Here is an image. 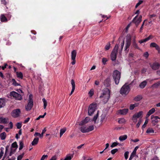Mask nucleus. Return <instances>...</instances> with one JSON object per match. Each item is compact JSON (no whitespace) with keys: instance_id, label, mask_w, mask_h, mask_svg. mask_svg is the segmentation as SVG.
Listing matches in <instances>:
<instances>
[{"instance_id":"58836bf2","label":"nucleus","mask_w":160,"mask_h":160,"mask_svg":"<svg viewBox=\"0 0 160 160\" xmlns=\"http://www.w3.org/2000/svg\"><path fill=\"white\" fill-rule=\"evenodd\" d=\"M42 100L43 102L44 109H45L47 104V102L44 98H43Z\"/></svg>"},{"instance_id":"0eeeda50","label":"nucleus","mask_w":160,"mask_h":160,"mask_svg":"<svg viewBox=\"0 0 160 160\" xmlns=\"http://www.w3.org/2000/svg\"><path fill=\"white\" fill-rule=\"evenodd\" d=\"M118 45L116 44L111 54V58L112 61H114L116 59L118 53Z\"/></svg>"},{"instance_id":"0e129e2a","label":"nucleus","mask_w":160,"mask_h":160,"mask_svg":"<svg viewBox=\"0 0 160 160\" xmlns=\"http://www.w3.org/2000/svg\"><path fill=\"white\" fill-rule=\"evenodd\" d=\"M148 55L149 54L148 52H145L144 54V56L147 58L148 57Z\"/></svg>"},{"instance_id":"f257e3e1","label":"nucleus","mask_w":160,"mask_h":160,"mask_svg":"<svg viewBox=\"0 0 160 160\" xmlns=\"http://www.w3.org/2000/svg\"><path fill=\"white\" fill-rule=\"evenodd\" d=\"M110 96V91L107 88H105L103 91L102 93L100 96L104 104L106 103L108 101Z\"/></svg>"},{"instance_id":"cd10ccee","label":"nucleus","mask_w":160,"mask_h":160,"mask_svg":"<svg viewBox=\"0 0 160 160\" xmlns=\"http://www.w3.org/2000/svg\"><path fill=\"white\" fill-rule=\"evenodd\" d=\"M142 99V97L141 95H138L135 97L134 100L137 101H138L141 100Z\"/></svg>"},{"instance_id":"c03bdc74","label":"nucleus","mask_w":160,"mask_h":160,"mask_svg":"<svg viewBox=\"0 0 160 160\" xmlns=\"http://www.w3.org/2000/svg\"><path fill=\"white\" fill-rule=\"evenodd\" d=\"M88 94H89V96L92 97L94 94V90L93 89H92L89 92Z\"/></svg>"},{"instance_id":"69168bd1","label":"nucleus","mask_w":160,"mask_h":160,"mask_svg":"<svg viewBox=\"0 0 160 160\" xmlns=\"http://www.w3.org/2000/svg\"><path fill=\"white\" fill-rule=\"evenodd\" d=\"M57 157L55 155L52 157L50 160H56Z\"/></svg>"},{"instance_id":"39448f33","label":"nucleus","mask_w":160,"mask_h":160,"mask_svg":"<svg viewBox=\"0 0 160 160\" xmlns=\"http://www.w3.org/2000/svg\"><path fill=\"white\" fill-rule=\"evenodd\" d=\"M33 96L32 94H30L29 96L28 97V102L27 106H25V109L27 111L30 110L32 108L33 105Z\"/></svg>"},{"instance_id":"bb28decb","label":"nucleus","mask_w":160,"mask_h":160,"mask_svg":"<svg viewBox=\"0 0 160 160\" xmlns=\"http://www.w3.org/2000/svg\"><path fill=\"white\" fill-rule=\"evenodd\" d=\"M0 19L1 21L2 22H5L7 21V19L3 14L1 16Z\"/></svg>"},{"instance_id":"a878e982","label":"nucleus","mask_w":160,"mask_h":160,"mask_svg":"<svg viewBox=\"0 0 160 160\" xmlns=\"http://www.w3.org/2000/svg\"><path fill=\"white\" fill-rule=\"evenodd\" d=\"M5 105V102L4 99L0 98V108L3 107Z\"/></svg>"},{"instance_id":"37998d69","label":"nucleus","mask_w":160,"mask_h":160,"mask_svg":"<svg viewBox=\"0 0 160 160\" xmlns=\"http://www.w3.org/2000/svg\"><path fill=\"white\" fill-rule=\"evenodd\" d=\"M106 117V114L105 113L102 114L101 116V121L102 122Z\"/></svg>"},{"instance_id":"680f3d73","label":"nucleus","mask_w":160,"mask_h":160,"mask_svg":"<svg viewBox=\"0 0 160 160\" xmlns=\"http://www.w3.org/2000/svg\"><path fill=\"white\" fill-rule=\"evenodd\" d=\"M141 122H142V120L141 119H140L139 120V121L138 122V123L137 124V127L138 128L140 125L141 123Z\"/></svg>"},{"instance_id":"ea45409f","label":"nucleus","mask_w":160,"mask_h":160,"mask_svg":"<svg viewBox=\"0 0 160 160\" xmlns=\"http://www.w3.org/2000/svg\"><path fill=\"white\" fill-rule=\"evenodd\" d=\"M12 84L15 86L20 85V84L17 82L15 79H12Z\"/></svg>"},{"instance_id":"aec40b11","label":"nucleus","mask_w":160,"mask_h":160,"mask_svg":"<svg viewBox=\"0 0 160 160\" xmlns=\"http://www.w3.org/2000/svg\"><path fill=\"white\" fill-rule=\"evenodd\" d=\"M142 113L143 112L142 111H140L138 113H136L133 115L134 118H138L141 117H142Z\"/></svg>"},{"instance_id":"9d476101","label":"nucleus","mask_w":160,"mask_h":160,"mask_svg":"<svg viewBox=\"0 0 160 160\" xmlns=\"http://www.w3.org/2000/svg\"><path fill=\"white\" fill-rule=\"evenodd\" d=\"M21 112L19 109L14 110L11 113L12 116L14 118H17L19 116Z\"/></svg>"},{"instance_id":"a211bd4d","label":"nucleus","mask_w":160,"mask_h":160,"mask_svg":"<svg viewBox=\"0 0 160 160\" xmlns=\"http://www.w3.org/2000/svg\"><path fill=\"white\" fill-rule=\"evenodd\" d=\"M71 83L72 87V88L71 91V92L70 94V95H71L73 92H74L75 88V82L73 79H72L71 81Z\"/></svg>"},{"instance_id":"e433bc0d","label":"nucleus","mask_w":160,"mask_h":160,"mask_svg":"<svg viewBox=\"0 0 160 160\" xmlns=\"http://www.w3.org/2000/svg\"><path fill=\"white\" fill-rule=\"evenodd\" d=\"M11 148H16V149L18 148V145L17 144V143L16 142H14L12 144Z\"/></svg>"},{"instance_id":"f704fd0d","label":"nucleus","mask_w":160,"mask_h":160,"mask_svg":"<svg viewBox=\"0 0 160 160\" xmlns=\"http://www.w3.org/2000/svg\"><path fill=\"white\" fill-rule=\"evenodd\" d=\"M132 45L134 48L138 49H140L138 47L137 44L136 43L135 39L133 40V42Z\"/></svg>"},{"instance_id":"774afa93","label":"nucleus","mask_w":160,"mask_h":160,"mask_svg":"<svg viewBox=\"0 0 160 160\" xmlns=\"http://www.w3.org/2000/svg\"><path fill=\"white\" fill-rule=\"evenodd\" d=\"M151 160H159V159L157 157H153Z\"/></svg>"},{"instance_id":"6e6d98bb","label":"nucleus","mask_w":160,"mask_h":160,"mask_svg":"<svg viewBox=\"0 0 160 160\" xmlns=\"http://www.w3.org/2000/svg\"><path fill=\"white\" fill-rule=\"evenodd\" d=\"M118 144H119V143H117V142H114L111 145V148H113L115 146H116Z\"/></svg>"},{"instance_id":"5fc2aeb1","label":"nucleus","mask_w":160,"mask_h":160,"mask_svg":"<svg viewBox=\"0 0 160 160\" xmlns=\"http://www.w3.org/2000/svg\"><path fill=\"white\" fill-rule=\"evenodd\" d=\"M24 155V153H23L22 154L18 156L17 158V160H21L23 158Z\"/></svg>"},{"instance_id":"4d7b16f0","label":"nucleus","mask_w":160,"mask_h":160,"mask_svg":"<svg viewBox=\"0 0 160 160\" xmlns=\"http://www.w3.org/2000/svg\"><path fill=\"white\" fill-rule=\"evenodd\" d=\"M143 2V1L142 0H139V2L136 4L135 6V8H137L139 5Z\"/></svg>"},{"instance_id":"864d4df0","label":"nucleus","mask_w":160,"mask_h":160,"mask_svg":"<svg viewBox=\"0 0 160 160\" xmlns=\"http://www.w3.org/2000/svg\"><path fill=\"white\" fill-rule=\"evenodd\" d=\"M118 151V149H115L113 150H112L111 151V153L112 154H114L115 153L117 152Z\"/></svg>"},{"instance_id":"1a4fd4ad","label":"nucleus","mask_w":160,"mask_h":160,"mask_svg":"<svg viewBox=\"0 0 160 160\" xmlns=\"http://www.w3.org/2000/svg\"><path fill=\"white\" fill-rule=\"evenodd\" d=\"M138 15H137L132 20V22L134 23L136 27H137L139 23L142 21V16L140 15L138 19H137Z\"/></svg>"},{"instance_id":"de8ad7c7","label":"nucleus","mask_w":160,"mask_h":160,"mask_svg":"<svg viewBox=\"0 0 160 160\" xmlns=\"http://www.w3.org/2000/svg\"><path fill=\"white\" fill-rule=\"evenodd\" d=\"M98 113L96 115H95L94 116V117L93 118V121H94L95 123H96V120L97 119V118L98 117Z\"/></svg>"},{"instance_id":"f8f14e48","label":"nucleus","mask_w":160,"mask_h":160,"mask_svg":"<svg viewBox=\"0 0 160 160\" xmlns=\"http://www.w3.org/2000/svg\"><path fill=\"white\" fill-rule=\"evenodd\" d=\"M160 119V118L158 116H154L153 115H152L151 116V119H152V122L153 125L155 126L157 123L158 121V119Z\"/></svg>"},{"instance_id":"79ce46f5","label":"nucleus","mask_w":160,"mask_h":160,"mask_svg":"<svg viewBox=\"0 0 160 160\" xmlns=\"http://www.w3.org/2000/svg\"><path fill=\"white\" fill-rule=\"evenodd\" d=\"M23 142L22 141H21L20 142L19 145L20 147L19 148V150H21L23 147Z\"/></svg>"},{"instance_id":"2f4dec72","label":"nucleus","mask_w":160,"mask_h":160,"mask_svg":"<svg viewBox=\"0 0 160 160\" xmlns=\"http://www.w3.org/2000/svg\"><path fill=\"white\" fill-rule=\"evenodd\" d=\"M66 128H64L62 129H61L60 130V137H61L63 134L66 132Z\"/></svg>"},{"instance_id":"4468645a","label":"nucleus","mask_w":160,"mask_h":160,"mask_svg":"<svg viewBox=\"0 0 160 160\" xmlns=\"http://www.w3.org/2000/svg\"><path fill=\"white\" fill-rule=\"evenodd\" d=\"M149 64L152 69L153 70H156L158 69L160 66V64L157 62H155L152 64L149 63Z\"/></svg>"},{"instance_id":"c9c22d12","label":"nucleus","mask_w":160,"mask_h":160,"mask_svg":"<svg viewBox=\"0 0 160 160\" xmlns=\"http://www.w3.org/2000/svg\"><path fill=\"white\" fill-rule=\"evenodd\" d=\"M17 76L18 78H20L21 79H22L23 78V75L22 73L21 72H17Z\"/></svg>"},{"instance_id":"dca6fc26","label":"nucleus","mask_w":160,"mask_h":160,"mask_svg":"<svg viewBox=\"0 0 160 160\" xmlns=\"http://www.w3.org/2000/svg\"><path fill=\"white\" fill-rule=\"evenodd\" d=\"M139 148L138 146H136L134 148V150L131 153L130 156L129 158V160H132V158L135 156L136 154V151Z\"/></svg>"},{"instance_id":"9b49d317","label":"nucleus","mask_w":160,"mask_h":160,"mask_svg":"<svg viewBox=\"0 0 160 160\" xmlns=\"http://www.w3.org/2000/svg\"><path fill=\"white\" fill-rule=\"evenodd\" d=\"M77 52L75 50H73L71 52V59L72 60V65H74L75 63V58L76 56Z\"/></svg>"},{"instance_id":"a19ab883","label":"nucleus","mask_w":160,"mask_h":160,"mask_svg":"<svg viewBox=\"0 0 160 160\" xmlns=\"http://www.w3.org/2000/svg\"><path fill=\"white\" fill-rule=\"evenodd\" d=\"M111 47V44L110 42H108L105 47V49L106 50H107L109 49Z\"/></svg>"},{"instance_id":"052dcab7","label":"nucleus","mask_w":160,"mask_h":160,"mask_svg":"<svg viewBox=\"0 0 160 160\" xmlns=\"http://www.w3.org/2000/svg\"><path fill=\"white\" fill-rule=\"evenodd\" d=\"M48 157V156L47 155H43L42 156L41 158V160H44L45 158H47Z\"/></svg>"},{"instance_id":"f03ea898","label":"nucleus","mask_w":160,"mask_h":160,"mask_svg":"<svg viewBox=\"0 0 160 160\" xmlns=\"http://www.w3.org/2000/svg\"><path fill=\"white\" fill-rule=\"evenodd\" d=\"M132 83L128 85L126 83L121 88L120 92L122 95H127L129 92L130 88V86L131 84Z\"/></svg>"},{"instance_id":"a18cd8bd","label":"nucleus","mask_w":160,"mask_h":160,"mask_svg":"<svg viewBox=\"0 0 160 160\" xmlns=\"http://www.w3.org/2000/svg\"><path fill=\"white\" fill-rule=\"evenodd\" d=\"M108 60L107 58H103L102 60V62L104 65L106 64V62L108 61Z\"/></svg>"},{"instance_id":"393cba45","label":"nucleus","mask_w":160,"mask_h":160,"mask_svg":"<svg viewBox=\"0 0 160 160\" xmlns=\"http://www.w3.org/2000/svg\"><path fill=\"white\" fill-rule=\"evenodd\" d=\"M155 111V109L154 108H152L151 110H149V111L148 112L147 114V117H149L150 116L151 114L153 113Z\"/></svg>"},{"instance_id":"3c124183","label":"nucleus","mask_w":160,"mask_h":160,"mask_svg":"<svg viewBox=\"0 0 160 160\" xmlns=\"http://www.w3.org/2000/svg\"><path fill=\"white\" fill-rule=\"evenodd\" d=\"M159 86V84L158 82L156 83H154L152 85V87H153L154 88H157Z\"/></svg>"},{"instance_id":"7ed1b4c3","label":"nucleus","mask_w":160,"mask_h":160,"mask_svg":"<svg viewBox=\"0 0 160 160\" xmlns=\"http://www.w3.org/2000/svg\"><path fill=\"white\" fill-rule=\"evenodd\" d=\"M112 76L115 83L118 85L121 78L120 72L117 70H115L113 72Z\"/></svg>"},{"instance_id":"5701e85b","label":"nucleus","mask_w":160,"mask_h":160,"mask_svg":"<svg viewBox=\"0 0 160 160\" xmlns=\"http://www.w3.org/2000/svg\"><path fill=\"white\" fill-rule=\"evenodd\" d=\"M8 119L6 118H0V123H3L5 124L7 123L8 122Z\"/></svg>"},{"instance_id":"8fccbe9b","label":"nucleus","mask_w":160,"mask_h":160,"mask_svg":"<svg viewBox=\"0 0 160 160\" xmlns=\"http://www.w3.org/2000/svg\"><path fill=\"white\" fill-rule=\"evenodd\" d=\"M73 155H72L71 156H66L64 160H71L72 158L73 157Z\"/></svg>"},{"instance_id":"7c9ffc66","label":"nucleus","mask_w":160,"mask_h":160,"mask_svg":"<svg viewBox=\"0 0 160 160\" xmlns=\"http://www.w3.org/2000/svg\"><path fill=\"white\" fill-rule=\"evenodd\" d=\"M0 137L1 139L2 140H3L5 139L6 138V134L5 132H3L0 134Z\"/></svg>"},{"instance_id":"338daca9","label":"nucleus","mask_w":160,"mask_h":160,"mask_svg":"<svg viewBox=\"0 0 160 160\" xmlns=\"http://www.w3.org/2000/svg\"><path fill=\"white\" fill-rule=\"evenodd\" d=\"M132 120L134 122H137V118H134V116H133Z\"/></svg>"},{"instance_id":"e2e57ef3","label":"nucleus","mask_w":160,"mask_h":160,"mask_svg":"<svg viewBox=\"0 0 160 160\" xmlns=\"http://www.w3.org/2000/svg\"><path fill=\"white\" fill-rule=\"evenodd\" d=\"M30 119V118H27L24 121V123H27V122H28L29 121V120Z\"/></svg>"},{"instance_id":"13d9d810","label":"nucleus","mask_w":160,"mask_h":160,"mask_svg":"<svg viewBox=\"0 0 160 160\" xmlns=\"http://www.w3.org/2000/svg\"><path fill=\"white\" fill-rule=\"evenodd\" d=\"M129 154V152L128 151H127L125 152L124 153V157L125 159H128V155Z\"/></svg>"},{"instance_id":"bf43d9fd","label":"nucleus","mask_w":160,"mask_h":160,"mask_svg":"<svg viewBox=\"0 0 160 160\" xmlns=\"http://www.w3.org/2000/svg\"><path fill=\"white\" fill-rule=\"evenodd\" d=\"M16 151V149L14 150H13L12 149H11L10 152L9 154V156H11Z\"/></svg>"},{"instance_id":"603ef678","label":"nucleus","mask_w":160,"mask_h":160,"mask_svg":"<svg viewBox=\"0 0 160 160\" xmlns=\"http://www.w3.org/2000/svg\"><path fill=\"white\" fill-rule=\"evenodd\" d=\"M125 121V120L124 119V118H121L120 119H119L118 122L119 123H124Z\"/></svg>"},{"instance_id":"4be33fe9","label":"nucleus","mask_w":160,"mask_h":160,"mask_svg":"<svg viewBox=\"0 0 160 160\" xmlns=\"http://www.w3.org/2000/svg\"><path fill=\"white\" fill-rule=\"evenodd\" d=\"M80 131L82 133L87 132V127L83 125L79 128Z\"/></svg>"},{"instance_id":"4c0bfd02","label":"nucleus","mask_w":160,"mask_h":160,"mask_svg":"<svg viewBox=\"0 0 160 160\" xmlns=\"http://www.w3.org/2000/svg\"><path fill=\"white\" fill-rule=\"evenodd\" d=\"M146 132L148 133H153L154 132V131L151 128H149L147 130Z\"/></svg>"},{"instance_id":"423d86ee","label":"nucleus","mask_w":160,"mask_h":160,"mask_svg":"<svg viewBox=\"0 0 160 160\" xmlns=\"http://www.w3.org/2000/svg\"><path fill=\"white\" fill-rule=\"evenodd\" d=\"M131 37L130 34H128L126 37L125 51L127 53L128 51V48L131 45Z\"/></svg>"},{"instance_id":"ddd939ff","label":"nucleus","mask_w":160,"mask_h":160,"mask_svg":"<svg viewBox=\"0 0 160 160\" xmlns=\"http://www.w3.org/2000/svg\"><path fill=\"white\" fill-rule=\"evenodd\" d=\"M90 120V118L89 117H86L85 119L81 121L79 124L80 126H83L89 122Z\"/></svg>"},{"instance_id":"2eb2a0df","label":"nucleus","mask_w":160,"mask_h":160,"mask_svg":"<svg viewBox=\"0 0 160 160\" xmlns=\"http://www.w3.org/2000/svg\"><path fill=\"white\" fill-rule=\"evenodd\" d=\"M111 80L109 77H108L104 81L103 84L106 87H108L110 86L111 84Z\"/></svg>"},{"instance_id":"6e6552de","label":"nucleus","mask_w":160,"mask_h":160,"mask_svg":"<svg viewBox=\"0 0 160 160\" xmlns=\"http://www.w3.org/2000/svg\"><path fill=\"white\" fill-rule=\"evenodd\" d=\"M10 95L16 99L21 100L22 99L21 95L14 91H12L10 92Z\"/></svg>"},{"instance_id":"c85d7f7f","label":"nucleus","mask_w":160,"mask_h":160,"mask_svg":"<svg viewBox=\"0 0 160 160\" xmlns=\"http://www.w3.org/2000/svg\"><path fill=\"white\" fill-rule=\"evenodd\" d=\"M147 84V82L144 81L142 82L139 85V87L141 88H144Z\"/></svg>"},{"instance_id":"20e7f679","label":"nucleus","mask_w":160,"mask_h":160,"mask_svg":"<svg viewBox=\"0 0 160 160\" xmlns=\"http://www.w3.org/2000/svg\"><path fill=\"white\" fill-rule=\"evenodd\" d=\"M97 104L95 103H92L90 104L88 109V115L89 116L92 115L97 108Z\"/></svg>"},{"instance_id":"b1692460","label":"nucleus","mask_w":160,"mask_h":160,"mask_svg":"<svg viewBox=\"0 0 160 160\" xmlns=\"http://www.w3.org/2000/svg\"><path fill=\"white\" fill-rule=\"evenodd\" d=\"M39 141V138H35L32 142V146H34L37 145Z\"/></svg>"},{"instance_id":"c756f323","label":"nucleus","mask_w":160,"mask_h":160,"mask_svg":"<svg viewBox=\"0 0 160 160\" xmlns=\"http://www.w3.org/2000/svg\"><path fill=\"white\" fill-rule=\"evenodd\" d=\"M127 138V135H124L123 136H121L119 137V140L120 141H123L126 140Z\"/></svg>"},{"instance_id":"49530a36","label":"nucleus","mask_w":160,"mask_h":160,"mask_svg":"<svg viewBox=\"0 0 160 160\" xmlns=\"http://www.w3.org/2000/svg\"><path fill=\"white\" fill-rule=\"evenodd\" d=\"M16 126L18 129H20L22 126V123L20 122H18L16 124Z\"/></svg>"},{"instance_id":"473e14b6","label":"nucleus","mask_w":160,"mask_h":160,"mask_svg":"<svg viewBox=\"0 0 160 160\" xmlns=\"http://www.w3.org/2000/svg\"><path fill=\"white\" fill-rule=\"evenodd\" d=\"M94 129V126L93 125L90 126L88 127H87V132H89L93 130Z\"/></svg>"},{"instance_id":"6ab92c4d","label":"nucleus","mask_w":160,"mask_h":160,"mask_svg":"<svg viewBox=\"0 0 160 160\" xmlns=\"http://www.w3.org/2000/svg\"><path fill=\"white\" fill-rule=\"evenodd\" d=\"M46 128H45L42 130V132L41 134H40V133H39L38 132H36L34 134V136L38 135L39 137H43L44 133L46 132Z\"/></svg>"},{"instance_id":"412c9836","label":"nucleus","mask_w":160,"mask_h":160,"mask_svg":"<svg viewBox=\"0 0 160 160\" xmlns=\"http://www.w3.org/2000/svg\"><path fill=\"white\" fill-rule=\"evenodd\" d=\"M128 109H124L122 110H120L119 111V113L121 115H125L128 112Z\"/></svg>"},{"instance_id":"09e8293b","label":"nucleus","mask_w":160,"mask_h":160,"mask_svg":"<svg viewBox=\"0 0 160 160\" xmlns=\"http://www.w3.org/2000/svg\"><path fill=\"white\" fill-rule=\"evenodd\" d=\"M148 119H146V120L145 121V122L144 124L142 125V128L143 129L146 126V125L148 123Z\"/></svg>"},{"instance_id":"f3484780","label":"nucleus","mask_w":160,"mask_h":160,"mask_svg":"<svg viewBox=\"0 0 160 160\" xmlns=\"http://www.w3.org/2000/svg\"><path fill=\"white\" fill-rule=\"evenodd\" d=\"M150 47L155 48L159 52L160 50V48L158 45L155 42H152L150 45Z\"/></svg>"},{"instance_id":"72a5a7b5","label":"nucleus","mask_w":160,"mask_h":160,"mask_svg":"<svg viewBox=\"0 0 160 160\" xmlns=\"http://www.w3.org/2000/svg\"><path fill=\"white\" fill-rule=\"evenodd\" d=\"M124 44V39H123L122 40V42L121 43V49L119 50V53H121L122 52V50Z\"/></svg>"}]
</instances>
